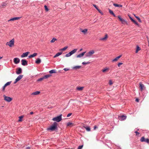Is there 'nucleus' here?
Masks as SVG:
<instances>
[{
  "label": "nucleus",
  "mask_w": 149,
  "mask_h": 149,
  "mask_svg": "<svg viewBox=\"0 0 149 149\" xmlns=\"http://www.w3.org/2000/svg\"><path fill=\"white\" fill-rule=\"evenodd\" d=\"M57 125L58 123L56 122L54 123L53 125H51L47 129L48 131L50 130L51 131H53L57 130Z\"/></svg>",
  "instance_id": "1"
},
{
  "label": "nucleus",
  "mask_w": 149,
  "mask_h": 149,
  "mask_svg": "<svg viewBox=\"0 0 149 149\" xmlns=\"http://www.w3.org/2000/svg\"><path fill=\"white\" fill-rule=\"evenodd\" d=\"M62 114H61L58 116L54 117L52 119V120L53 121L59 122L62 120Z\"/></svg>",
  "instance_id": "2"
},
{
  "label": "nucleus",
  "mask_w": 149,
  "mask_h": 149,
  "mask_svg": "<svg viewBox=\"0 0 149 149\" xmlns=\"http://www.w3.org/2000/svg\"><path fill=\"white\" fill-rule=\"evenodd\" d=\"M14 39H13L11 40L6 43V45H8L10 47H12L14 45Z\"/></svg>",
  "instance_id": "3"
},
{
  "label": "nucleus",
  "mask_w": 149,
  "mask_h": 149,
  "mask_svg": "<svg viewBox=\"0 0 149 149\" xmlns=\"http://www.w3.org/2000/svg\"><path fill=\"white\" fill-rule=\"evenodd\" d=\"M95 52L94 50H91L87 53L85 55L86 57H90Z\"/></svg>",
  "instance_id": "4"
},
{
  "label": "nucleus",
  "mask_w": 149,
  "mask_h": 149,
  "mask_svg": "<svg viewBox=\"0 0 149 149\" xmlns=\"http://www.w3.org/2000/svg\"><path fill=\"white\" fill-rule=\"evenodd\" d=\"M3 97H4V100L8 102H10L13 99L12 98L6 96L5 95H3Z\"/></svg>",
  "instance_id": "5"
},
{
  "label": "nucleus",
  "mask_w": 149,
  "mask_h": 149,
  "mask_svg": "<svg viewBox=\"0 0 149 149\" xmlns=\"http://www.w3.org/2000/svg\"><path fill=\"white\" fill-rule=\"evenodd\" d=\"M23 75H19L17 78L15 79V81L14 82V84H16L17 81H19L23 77Z\"/></svg>",
  "instance_id": "6"
},
{
  "label": "nucleus",
  "mask_w": 149,
  "mask_h": 149,
  "mask_svg": "<svg viewBox=\"0 0 149 149\" xmlns=\"http://www.w3.org/2000/svg\"><path fill=\"white\" fill-rule=\"evenodd\" d=\"M16 70L17 71L16 72V73L17 74H19L22 72V69L20 68H17Z\"/></svg>",
  "instance_id": "7"
},
{
  "label": "nucleus",
  "mask_w": 149,
  "mask_h": 149,
  "mask_svg": "<svg viewBox=\"0 0 149 149\" xmlns=\"http://www.w3.org/2000/svg\"><path fill=\"white\" fill-rule=\"evenodd\" d=\"M118 17L123 24H124L125 23H126L127 22L126 21L125 19H122L120 16H118Z\"/></svg>",
  "instance_id": "8"
},
{
  "label": "nucleus",
  "mask_w": 149,
  "mask_h": 149,
  "mask_svg": "<svg viewBox=\"0 0 149 149\" xmlns=\"http://www.w3.org/2000/svg\"><path fill=\"white\" fill-rule=\"evenodd\" d=\"M20 59L18 58H15L14 59V62L15 64H17L19 63Z\"/></svg>",
  "instance_id": "9"
},
{
  "label": "nucleus",
  "mask_w": 149,
  "mask_h": 149,
  "mask_svg": "<svg viewBox=\"0 0 149 149\" xmlns=\"http://www.w3.org/2000/svg\"><path fill=\"white\" fill-rule=\"evenodd\" d=\"M29 53V52H26L23 53L21 55V58H24L25 57H26L27 56L28 54Z\"/></svg>",
  "instance_id": "10"
},
{
  "label": "nucleus",
  "mask_w": 149,
  "mask_h": 149,
  "mask_svg": "<svg viewBox=\"0 0 149 149\" xmlns=\"http://www.w3.org/2000/svg\"><path fill=\"white\" fill-rule=\"evenodd\" d=\"M86 52H83L82 53H81V54H79L77 55V58H81L86 53Z\"/></svg>",
  "instance_id": "11"
},
{
  "label": "nucleus",
  "mask_w": 149,
  "mask_h": 149,
  "mask_svg": "<svg viewBox=\"0 0 149 149\" xmlns=\"http://www.w3.org/2000/svg\"><path fill=\"white\" fill-rule=\"evenodd\" d=\"M21 61L22 62V64L24 66H25L26 65H27V61L24 60L22 59L21 60Z\"/></svg>",
  "instance_id": "12"
},
{
  "label": "nucleus",
  "mask_w": 149,
  "mask_h": 149,
  "mask_svg": "<svg viewBox=\"0 0 149 149\" xmlns=\"http://www.w3.org/2000/svg\"><path fill=\"white\" fill-rule=\"evenodd\" d=\"M126 118V116L122 115L119 117V119L121 120H124Z\"/></svg>",
  "instance_id": "13"
},
{
  "label": "nucleus",
  "mask_w": 149,
  "mask_h": 149,
  "mask_svg": "<svg viewBox=\"0 0 149 149\" xmlns=\"http://www.w3.org/2000/svg\"><path fill=\"white\" fill-rule=\"evenodd\" d=\"M20 18V17H14V18H11L9 20H8V21L9 22V21H14V20H17V19H19Z\"/></svg>",
  "instance_id": "14"
},
{
  "label": "nucleus",
  "mask_w": 149,
  "mask_h": 149,
  "mask_svg": "<svg viewBox=\"0 0 149 149\" xmlns=\"http://www.w3.org/2000/svg\"><path fill=\"white\" fill-rule=\"evenodd\" d=\"M130 19L136 25L139 26V24L138 23L136 22L135 20H134V19H133V18L131 17L130 16Z\"/></svg>",
  "instance_id": "15"
},
{
  "label": "nucleus",
  "mask_w": 149,
  "mask_h": 149,
  "mask_svg": "<svg viewBox=\"0 0 149 149\" xmlns=\"http://www.w3.org/2000/svg\"><path fill=\"white\" fill-rule=\"evenodd\" d=\"M41 62V60L40 58H37L35 61V63L37 64H40Z\"/></svg>",
  "instance_id": "16"
},
{
  "label": "nucleus",
  "mask_w": 149,
  "mask_h": 149,
  "mask_svg": "<svg viewBox=\"0 0 149 149\" xmlns=\"http://www.w3.org/2000/svg\"><path fill=\"white\" fill-rule=\"evenodd\" d=\"M108 37V36L107 34H106L105 35V37L104 38H102L100 39V40H106L107 39V38Z\"/></svg>",
  "instance_id": "17"
},
{
  "label": "nucleus",
  "mask_w": 149,
  "mask_h": 149,
  "mask_svg": "<svg viewBox=\"0 0 149 149\" xmlns=\"http://www.w3.org/2000/svg\"><path fill=\"white\" fill-rule=\"evenodd\" d=\"M80 30L81 32L83 33L84 34L86 33L88 31V29H84V30L80 29Z\"/></svg>",
  "instance_id": "18"
},
{
  "label": "nucleus",
  "mask_w": 149,
  "mask_h": 149,
  "mask_svg": "<svg viewBox=\"0 0 149 149\" xmlns=\"http://www.w3.org/2000/svg\"><path fill=\"white\" fill-rule=\"evenodd\" d=\"M62 52L57 53H56V54L55 55H54V58H55L57 56H58L61 55L62 54Z\"/></svg>",
  "instance_id": "19"
},
{
  "label": "nucleus",
  "mask_w": 149,
  "mask_h": 149,
  "mask_svg": "<svg viewBox=\"0 0 149 149\" xmlns=\"http://www.w3.org/2000/svg\"><path fill=\"white\" fill-rule=\"evenodd\" d=\"M109 12L110 13V14H111L114 17H116V15H115V14H114V13L112 10H111L110 9H109Z\"/></svg>",
  "instance_id": "20"
},
{
  "label": "nucleus",
  "mask_w": 149,
  "mask_h": 149,
  "mask_svg": "<svg viewBox=\"0 0 149 149\" xmlns=\"http://www.w3.org/2000/svg\"><path fill=\"white\" fill-rule=\"evenodd\" d=\"M84 127L86 129L87 131L89 132L91 131V128L89 126H84Z\"/></svg>",
  "instance_id": "21"
},
{
  "label": "nucleus",
  "mask_w": 149,
  "mask_h": 149,
  "mask_svg": "<svg viewBox=\"0 0 149 149\" xmlns=\"http://www.w3.org/2000/svg\"><path fill=\"white\" fill-rule=\"evenodd\" d=\"M37 55V54L36 53H34L33 54H31L29 56V58L34 57Z\"/></svg>",
  "instance_id": "22"
},
{
  "label": "nucleus",
  "mask_w": 149,
  "mask_h": 149,
  "mask_svg": "<svg viewBox=\"0 0 149 149\" xmlns=\"http://www.w3.org/2000/svg\"><path fill=\"white\" fill-rule=\"evenodd\" d=\"M40 92L39 91H36L35 92L33 93L32 94V95H36L39 94L40 93Z\"/></svg>",
  "instance_id": "23"
},
{
  "label": "nucleus",
  "mask_w": 149,
  "mask_h": 149,
  "mask_svg": "<svg viewBox=\"0 0 149 149\" xmlns=\"http://www.w3.org/2000/svg\"><path fill=\"white\" fill-rule=\"evenodd\" d=\"M81 67V66H76L72 67V68L73 69L77 70L80 68Z\"/></svg>",
  "instance_id": "24"
},
{
  "label": "nucleus",
  "mask_w": 149,
  "mask_h": 149,
  "mask_svg": "<svg viewBox=\"0 0 149 149\" xmlns=\"http://www.w3.org/2000/svg\"><path fill=\"white\" fill-rule=\"evenodd\" d=\"M49 72L50 74H52L56 73V70L55 69H53L49 71Z\"/></svg>",
  "instance_id": "25"
},
{
  "label": "nucleus",
  "mask_w": 149,
  "mask_h": 149,
  "mask_svg": "<svg viewBox=\"0 0 149 149\" xmlns=\"http://www.w3.org/2000/svg\"><path fill=\"white\" fill-rule=\"evenodd\" d=\"M77 50V49H74L72 50L70 52L71 53V54L72 55L73 54H74V53H75L76 52Z\"/></svg>",
  "instance_id": "26"
},
{
  "label": "nucleus",
  "mask_w": 149,
  "mask_h": 149,
  "mask_svg": "<svg viewBox=\"0 0 149 149\" xmlns=\"http://www.w3.org/2000/svg\"><path fill=\"white\" fill-rule=\"evenodd\" d=\"M139 85L141 90V91H142L143 89L144 85L143 84H142L141 83H140Z\"/></svg>",
  "instance_id": "27"
},
{
  "label": "nucleus",
  "mask_w": 149,
  "mask_h": 149,
  "mask_svg": "<svg viewBox=\"0 0 149 149\" xmlns=\"http://www.w3.org/2000/svg\"><path fill=\"white\" fill-rule=\"evenodd\" d=\"M113 5L116 7H121L122 6L121 5H119L116 3H113Z\"/></svg>",
  "instance_id": "28"
},
{
  "label": "nucleus",
  "mask_w": 149,
  "mask_h": 149,
  "mask_svg": "<svg viewBox=\"0 0 149 149\" xmlns=\"http://www.w3.org/2000/svg\"><path fill=\"white\" fill-rule=\"evenodd\" d=\"M7 5V3H2L1 5V7L4 8Z\"/></svg>",
  "instance_id": "29"
},
{
  "label": "nucleus",
  "mask_w": 149,
  "mask_h": 149,
  "mask_svg": "<svg viewBox=\"0 0 149 149\" xmlns=\"http://www.w3.org/2000/svg\"><path fill=\"white\" fill-rule=\"evenodd\" d=\"M84 88V87H77V89L79 91H81Z\"/></svg>",
  "instance_id": "30"
},
{
  "label": "nucleus",
  "mask_w": 149,
  "mask_h": 149,
  "mask_svg": "<svg viewBox=\"0 0 149 149\" xmlns=\"http://www.w3.org/2000/svg\"><path fill=\"white\" fill-rule=\"evenodd\" d=\"M23 116H19V119L18 120V122H21V121H22V119L23 118Z\"/></svg>",
  "instance_id": "31"
},
{
  "label": "nucleus",
  "mask_w": 149,
  "mask_h": 149,
  "mask_svg": "<svg viewBox=\"0 0 149 149\" xmlns=\"http://www.w3.org/2000/svg\"><path fill=\"white\" fill-rule=\"evenodd\" d=\"M51 76V75L48 74V75H45V76H44L43 77H44V79H47V78H49V77Z\"/></svg>",
  "instance_id": "32"
},
{
  "label": "nucleus",
  "mask_w": 149,
  "mask_h": 149,
  "mask_svg": "<svg viewBox=\"0 0 149 149\" xmlns=\"http://www.w3.org/2000/svg\"><path fill=\"white\" fill-rule=\"evenodd\" d=\"M11 82V81H9L7 82L4 85L6 87L8 86L9 85Z\"/></svg>",
  "instance_id": "33"
},
{
  "label": "nucleus",
  "mask_w": 149,
  "mask_h": 149,
  "mask_svg": "<svg viewBox=\"0 0 149 149\" xmlns=\"http://www.w3.org/2000/svg\"><path fill=\"white\" fill-rule=\"evenodd\" d=\"M134 16L139 21V22H141V21L140 18L138 16H136L134 14Z\"/></svg>",
  "instance_id": "34"
},
{
  "label": "nucleus",
  "mask_w": 149,
  "mask_h": 149,
  "mask_svg": "<svg viewBox=\"0 0 149 149\" xmlns=\"http://www.w3.org/2000/svg\"><path fill=\"white\" fill-rule=\"evenodd\" d=\"M140 48L138 46H137L136 47V53H137L138 51L140 50Z\"/></svg>",
  "instance_id": "35"
},
{
  "label": "nucleus",
  "mask_w": 149,
  "mask_h": 149,
  "mask_svg": "<svg viewBox=\"0 0 149 149\" xmlns=\"http://www.w3.org/2000/svg\"><path fill=\"white\" fill-rule=\"evenodd\" d=\"M57 39L55 38H53L51 40L50 42L52 43L54 42L55 41L57 40Z\"/></svg>",
  "instance_id": "36"
},
{
  "label": "nucleus",
  "mask_w": 149,
  "mask_h": 149,
  "mask_svg": "<svg viewBox=\"0 0 149 149\" xmlns=\"http://www.w3.org/2000/svg\"><path fill=\"white\" fill-rule=\"evenodd\" d=\"M109 70V68H106L103 69V70H102V71L103 72H105L106 71Z\"/></svg>",
  "instance_id": "37"
},
{
  "label": "nucleus",
  "mask_w": 149,
  "mask_h": 149,
  "mask_svg": "<svg viewBox=\"0 0 149 149\" xmlns=\"http://www.w3.org/2000/svg\"><path fill=\"white\" fill-rule=\"evenodd\" d=\"M72 55L70 52L66 54L65 55V57H69L70 56Z\"/></svg>",
  "instance_id": "38"
},
{
  "label": "nucleus",
  "mask_w": 149,
  "mask_h": 149,
  "mask_svg": "<svg viewBox=\"0 0 149 149\" xmlns=\"http://www.w3.org/2000/svg\"><path fill=\"white\" fill-rule=\"evenodd\" d=\"M145 139L144 137H142L140 139V141L141 142H144L145 141Z\"/></svg>",
  "instance_id": "39"
},
{
  "label": "nucleus",
  "mask_w": 149,
  "mask_h": 149,
  "mask_svg": "<svg viewBox=\"0 0 149 149\" xmlns=\"http://www.w3.org/2000/svg\"><path fill=\"white\" fill-rule=\"evenodd\" d=\"M68 48L67 46H65V47H64V48L61 49L60 50L61 51H64L65 50Z\"/></svg>",
  "instance_id": "40"
},
{
  "label": "nucleus",
  "mask_w": 149,
  "mask_h": 149,
  "mask_svg": "<svg viewBox=\"0 0 149 149\" xmlns=\"http://www.w3.org/2000/svg\"><path fill=\"white\" fill-rule=\"evenodd\" d=\"M90 62H83L82 63V64L83 65H86V64L90 63Z\"/></svg>",
  "instance_id": "41"
},
{
  "label": "nucleus",
  "mask_w": 149,
  "mask_h": 149,
  "mask_svg": "<svg viewBox=\"0 0 149 149\" xmlns=\"http://www.w3.org/2000/svg\"><path fill=\"white\" fill-rule=\"evenodd\" d=\"M43 79H44V78L43 77H41V78H40L38 80V81H42V80H43Z\"/></svg>",
  "instance_id": "42"
},
{
  "label": "nucleus",
  "mask_w": 149,
  "mask_h": 149,
  "mask_svg": "<svg viewBox=\"0 0 149 149\" xmlns=\"http://www.w3.org/2000/svg\"><path fill=\"white\" fill-rule=\"evenodd\" d=\"M72 124V123H71V122H68L67 123V126H69L70 125H71Z\"/></svg>",
  "instance_id": "43"
},
{
  "label": "nucleus",
  "mask_w": 149,
  "mask_h": 149,
  "mask_svg": "<svg viewBox=\"0 0 149 149\" xmlns=\"http://www.w3.org/2000/svg\"><path fill=\"white\" fill-rule=\"evenodd\" d=\"M145 142L147 143H149V140L148 139H145Z\"/></svg>",
  "instance_id": "44"
},
{
  "label": "nucleus",
  "mask_w": 149,
  "mask_h": 149,
  "mask_svg": "<svg viewBox=\"0 0 149 149\" xmlns=\"http://www.w3.org/2000/svg\"><path fill=\"white\" fill-rule=\"evenodd\" d=\"M118 59L117 58V57H116V58H115L114 59H113L112 60V61L113 62L116 61H117L118 60Z\"/></svg>",
  "instance_id": "45"
},
{
  "label": "nucleus",
  "mask_w": 149,
  "mask_h": 149,
  "mask_svg": "<svg viewBox=\"0 0 149 149\" xmlns=\"http://www.w3.org/2000/svg\"><path fill=\"white\" fill-rule=\"evenodd\" d=\"M83 146V145H81L79 146L77 149H81Z\"/></svg>",
  "instance_id": "46"
},
{
  "label": "nucleus",
  "mask_w": 149,
  "mask_h": 149,
  "mask_svg": "<svg viewBox=\"0 0 149 149\" xmlns=\"http://www.w3.org/2000/svg\"><path fill=\"white\" fill-rule=\"evenodd\" d=\"M93 6L97 10L98 9L97 6L95 4H93Z\"/></svg>",
  "instance_id": "47"
},
{
  "label": "nucleus",
  "mask_w": 149,
  "mask_h": 149,
  "mask_svg": "<svg viewBox=\"0 0 149 149\" xmlns=\"http://www.w3.org/2000/svg\"><path fill=\"white\" fill-rule=\"evenodd\" d=\"M109 85H111L112 84V81L110 80L109 81Z\"/></svg>",
  "instance_id": "48"
},
{
  "label": "nucleus",
  "mask_w": 149,
  "mask_h": 149,
  "mask_svg": "<svg viewBox=\"0 0 149 149\" xmlns=\"http://www.w3.org/2000/svg\"><path fill=\"white\" fill-rule=\"evenodd\" d=\"M44 7H45V10L46 11H48V8H47V6H46L45 5L44 6Z\"/></svg>",
  "instance_id": "49"
},
{
  "label": "nucleus",
  "mask_w": 149,
  "mask_h": 149,
  "mask_svg": "<svg viewBox=\"0 0 149 149\" xmlns=\"http://www.w3.org/2000/svg\"><path fill=\"white\" fill-rule=\"evenodd\" d=\"M123 64V63H119L118 65V67H120V65Z\"/></svg>",
  "instance_id": "50"
},
{
  "label": "nucleus",
  "mask_w": 149,
  "mask_h": 149,
  "mask_svg": "<svg viewBox=\"0 0 149 149\" xmlns=\"http://www.w3.org/2000/svg\"><path fill=\"white\" fill-rule=\"evenodd\" d=\"M63 70L65 71H67L69 70V69L68 68H64L63 69Z\"/></svg>",
  "instance_id": "51"
},
{
  "label": "nucleus",
  "mask_w": 149,
  "mask_h": 149,
  "mask_svg": "<svg viewBox=\"0 0 149 149\" xmlns=\"http://www.w3.org/2000/svg\"><path fill=\"white\" fill-rule=\"evenodd\" d=\"M72 113H68L67 116V117H69L71 115Z\"/></svg>",
  "instance_id": "52"
},
{
  "label": "nucleus",
  "mask_w": 149,
  "mask_h": 149,
  "mask_svg": "<svg viewBox=\"0 0 149 149\" xmlns=\"http://www.w3.org/2000/svg\"><path fill=\"white\" fill-rule=\"evenodd\" d=\"M135 133L136 134V135L137 136H138L139 134V133L137 131L135 132Z\"/></svg>",
  "instance_id": "53"
},
{
  "label": "nucleus",
  "mask_w": 149,
  "mask_h": 149,
  "mask_svg": "<svg viewBox=\"0 0 149 149\" xmlns=\"http://www.w3.org/2000/svg\"><path fill=\"white\" fill-rule=\"evenodd\" d=\"M5 87H6L4 85L3 86L2 89V91H4L5 90Z\"/></svg>",
  "instance_id": "54"
},
{
  "label": "nucleus",
  "mask_w": 149,
  "mask_h": 149,
  "mask_svg": "<svg viewBox=\"0 0 149 149\" xmlns=\"http://www.w3.org/2000/svg\"><path fill=\"white\" fill-rule=\"evenodd\" d=\"M97 10L99 11V13H101L102 15L103 14V13L101 12V11L99 9H98Z\"/></svg>",
  "instance_id": "55"
},
{
  "label": "nucleus",
  "mask_w": 149,
  "mask_h": 149,
  "mask_svg": "<svg viewBox=\"0 0 149 149\" xmlns=\"http://www.w3.org/2000/svg\"><path fill=\"white\" fill-rule=\"evenodd\" d=\"M97 127L95 125L94 126V130H95L96 129H97Z\"/></svg>",
  "instance_id": "56"
},
{
  "label": "nucleus",
  "mask_w": 149,
  "mask_h": 149,
  "mask_svg": "<svg viewBox=\"0 0 149 149\" xmlns=\"http://www.w3.org/2000/svg\"><path fill=\"white\" fill-rule=\"evenodd\" d=\"M122 56V55H120L119 56H118L117 57V58L118 59L120 58Z\"/></svg>",
  "instance_id": "57"
},
{
  "label": "nucleus",
  "mask_w": 149,
  "mask_h": 149,
  "mask_svg": "<svg viewBox=\"0 0 149 149\" xmlns=\"http://www.w3.org/2000/svg\"><path fill=\"white\" fill-rule=\"evenodd\" d=\"M136 101L137 102H139V100L138 99L136 98Z\"/></svg>",
  "instance_id": "58"
},
{
  "label": "nucleus",
  "mask_w": 149,
  "mask_h": 149,
  "mask_svg": "<svg viewBox=\"0 0 149 149\" xmlns=\"http://www.w3.org/2000/svg\"><path fill=\"white\" fill-rule=\"evenodd\" d=\"M30 113L31 114H33V112L31 111V112Z\"/></svg>",
  "instance_id": "59"
},
{
  "label": "nucleus",
  "mask_w": 149,
  "mask_h": 149,
  "mask_svg": "<svg viewBox=\"0 0 149 149\" xmlns=\"http://www.w3.org/2000/svg\"><path fill=\"white\" fill-rule=\"evenodd\" d=\"M30 148L29 147H26V149H29Z\"/></svg>",
  "instance_id": "60"
},
{
  "label": "nucleus",
  "mask_w": 149,
  "mask_h": 149,
  "mask_svg": "<svg viewBox=\"0 0 149 149\" xmlns=\"http://www.w3.org/2000/svg\"><path fill=\"white\" fill-rule=\"evenodd\" d=\"M3 58L2 57L0 56V59L2 58Z\"/></svg>",
  "instance_id": "61"
},
{
  "label": "nucleus",
  "mask_w": 149,
  "mask_h": 149,
  "mask_svg": "<svg viewBox=\"0 0 149 149\" xmlns=\"http://www.w3.org/2000/svg\"><path fill=\"white\" fill-rule=\"evenodd\" d=\"M82 48H81V49H80V51H82Z\"/></svg>",
  "instance_id": "62"
},
{
  "label": "nucleus",
  "mask_w": 149,
  "mask_h": 149,
  "mask_svg": "<svg viewBox=\"0 0 149 149\" xmlns=\"http://www.w3.org/2000/svg\"><path fill=\"white\" fill-rule=\"evenodd\" d=\"M148 84H149V83H148Z\"/></svg>",
  "instance_id": "63"
}]
</instances>
